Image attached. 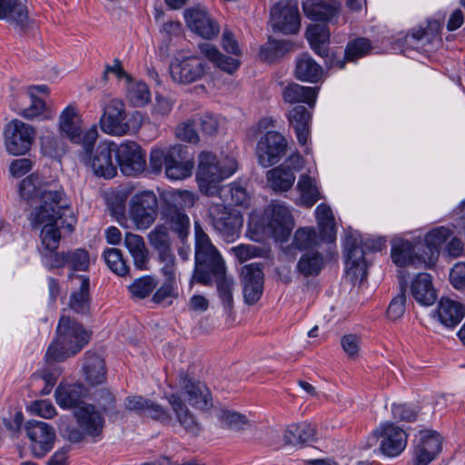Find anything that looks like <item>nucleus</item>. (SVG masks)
<instances>
[{"mask_svg": "<svg viewBox=\"0 0 465 465\" xmlns=\"http://www.w3.org/2000/svg\"><path fill=\"white\" fill-rule=\"evenodd\" d=\"M44 204L31 216L33 226L43 225L41 231L42 247L39 248L43 264L49 270L67 265V252H57L61 234L56 221L72 214L69 202L61 194L47 193Z\"/></svg>", "mask_w": 465, "mask_h": 465, "instance_id": "obj_1", "label": "nucleus"}, {"mask_svg": "<svg viewBox=\"0 0 465 465\" xmlns=\"http://www.w3.org/2000/svg\"><path fill=\"white\" fill-rule=\"evenodd\" d=\"M179 391L167 396V401L179 424L188 433L196 435L201 430L200 424L184 401L195 409L207 410L213 405L211 392L205 384L184 373L179 375Z\"/></svg>", "mask_w": 465, "mask_h": 465, "instance_id": "obj_2", "label": "nucleus"}, {"mask_svg": "<svg viewBox=\"0 0 465 465\" xmlns=\"http://www.w3.org/2000/svg\"><path fill=\"white\" fill-rule=\"evenodd\" d=\"M238 168L234 158L224 156L219 158L216 154L204 151L198 156L196 179L199 190L208 196L223 197L224 189L221 182L232 176Z\"/></svg>", "mask_w": 465, "mask_h": 465, "instance_id": "obj_3", "label": "nucleus"}, {"mask_svg": "<svg viewBox=\"0 0 465 465\" xmlns=\"http://www.w3.org/2000/svg\"><path fill=\"white\" fill-rule=\"evenodd\" d=\"M90 333L77 322L61 316L56 336L46 351L47 361H64L78 353L89 341Z\"/></svg>", "mask_w": 465, "mask_h": 465, "instance_id": "obj_4", "label": "nucleus"}, {"mask_svg": "<svg viewBox=\"0 0 465 465\" xmlns=\"http://www.w3.org/2000/svg\"><path fill=\"white\" fill-rule=\"evenodd\" d=\"M195 269L193 280L203 285H211V274H220L225 264L221 254L198 222L194 223Z\"/></svg>", "mask_w": 465, "mask_h": 465, "instance_id": "obj_5", "label": "nucleus"}, {"mask_svg": "<svg viewBox=\"0 0 465 465\" xmlns=\"http://www.w3.org/2000/svg\"><path fill=\"white\" fill-rule=\"evenodd\" d=\"M77 427L63 425L59 427L62 436L73 443H78L86 437L93 441L101 440L105 420L101 411L94 405L84 403L74 411Z\"/></svg>", "mask_w": 465, "mask_h": 465, "instance_id": "obj_6", "label": "nucleus"}, {"mask_svg": "<svg viewBox=\"0 0 465 465\" xmlns=\"http://www.w3.org/2000/svg\"><path fill=\"white\" fill-rule=\"evenodd\" d=\"M143 124V115L134 112L129 116L126 114L125 104L117 98L109 99L104 105V113L100 119L103 132L114 136H123L136 133Z\"/></svg>", "mask_w": 465, "mask_h": 465, "instance_id": "obj_7", "label": "nucleus"}, {"mask_svg": "<svg viewBox=\"0 0 465 465\" xmlns=\"http://www.w3.org/2000/svg\"><path fill=\"white\" fill-rule=\"evenodd\" d=\"M58 129L71 142L82 144L86 153L94 147L98 137L96 127L83 131L81 116L74 105L66 106L60 114Z\"/></svg>", "mask_w": 465, "mask_h": 465, "instance_id": "obj_8", "label": "nucleus"}, {"mask_svg": "<svg viewBox=\"0 0 465 465\" xmlns=\"http://www.w3.org/2000/svg\"><path fill=\"white\" fill-rule=\"evenodd\" d=\"M158 215V200L153 191L135 193L130 200L129 216L138 230L148 229Z\"/></svg>", "mask_w": 465, "mask_h": 465, "instance_id": "obj_9", "label": "nucleus"}, {"mask_svg": "<svg viewBox=\"0 0 465 465\" xmlns=\"http://www.w3.org/2000/svg\"><path fill=\"white\" fill-rule=\"evenodd\" d=\"M35 137V128L18 119L10 121L4 128L5 147L12 155H24L29 152Z\"/></svg>", "mask_w": 465, "mask_h": 465, "instance_id": "obj_10", "label": "nucleus"}, {"mask_svg": "<svg viewBox=\"0 0 465 465\" xmlns=\"http://www.w3.org/2000/svg\"><path fill=\"white\" fill-rule=\"evenodd\" d=\"M208 219L213 228L228 241L232 240L242 226L236 211L223 203L213 201L208 207Z\"/></svg>", "mask_w": 465, "mask_h": 465, "instance_id": "obj_11", "label": "nucleus"}, {"mask_svg": "<svg viewBox=\"0 0 465 465\" xmlns=\"http://www.w3.org/2000/svg\"><path fill=\"white\" fill-rule=\"evenodd\" d=\"M381 439L380 450L388 457L400 455L407 445V434L398 426L390 422L381 423L368 439L369 446L375 445Z\"/></svg>", "mask_w": 465, "mask_h": 465, "instance_id": "obj_12", "label": "nucleus"}, {"mask_svg": "<svg viewBox=\"0 0 465 465\" xmlns=\"http://www.w3.org/2000/svg\"><path fill=\"white\" fill-rule=\"evenodd\" d=\"M169 72L174 83L189 84L203 77L206 64L199 56H177L172 59Z\"/></svg>", "mask_w": 465, "mask_h": 465, "instance_id": "obj_13", "label": "nucleus"}, {"mask_svg": "<svg viewBox=\"0 0 465 465\" xmlns=\"http://www.w3.org/2000/svg\"><path fill=\"white\" fill-rule=\"evenodd\" d=\"M444 16L427 21L425 27L420 26L412 30L411 34L405 36V44L413 49L421 52H430L436 48L441 42L440 31L442 29Z\"/></svg>", "mask_w": 465, "mask_h": 465, "instance_id": "obj_14", "label": "nucleus"}, {"mask_svg": "<svg viewBox=\"0 0 465 465\" xmlns=\"http://www.w3.org/2000/svg\"><path fill=\"white\" fill-rule=\"evenodd\" d=\"M115 154L124 174L136 175L145 170V152L137 143L127 141L120 143L115 146Z\"/></svg>", "mask_w": 465, "mask_h": 465, "instance_id": "obj_15", "label": "nucleus"}, {"mask_svg": "<svg viewBox=\"0 0 465 465\" xmlns=\"http://www.w3.org/2000/svg\"><path fill=\"white\" fill-rule=\"evenodd\" d=\"M271 20L274 30L285 35L296 34L301 26L296 2L282 0L271 9Z\"/></svg>", "mask_w": 465, "mask_h": 465, "instance_id": "obj_16", "label": "nucleus"}, {"mask_svg": "<svg viewBox=\"0 0 465 465\" xmlns=\"http://www.w3.org/2000/svg\"><path fill=\"white\" fill-rule=\"evenodd\" d=\"M25 433L30 440L32 454L36 458L45 456L54 447L55 433L44 421L30 420L25 425Z\"/></svg>", "mask_w": 465, "mask_h": 465, "instance_id": "obj_17", "label": "nucleus"}, {"mask_svg": "<svg viewBox=\"0 0 465 465\" xmlns=\"http://www.w3.org/2000/svg\"><path fill=\"white\" fill-rule=\"evenodd\" d=\"M442 439L433 430H422L414 440L413 465H429L440 453Z\"/></svg>", "mask_w": 465, "mask_h": 465, "instance_id": "obj_18", "label": "nucleus"}, {"mask_svg": "<svg viewBox=\"0 0 465 465\" xmlns=\"http://www.w3.org/2000/svg\"><path fill=\"white\" fill-rule=\"evenodd\" d=\"M287 142L277 132H267L257 143V156L262 167L277 163L285 154Z\"/></svg>", "mask_w": 465, "mask_h": 465, "instance_id": "obj_19", "label": "nucleus"}, {"mask_svg": "<svg viewBox=\"0 0 465 465\" xmlns=\"http://www.w3.org/2000/svg\"><path fill=\"white\" fill-rule=\"evenodd\" d=\"M268 229L278 242L288 239L291 232L292 216L288 207L278 201H272L265 210Z\"/></svg>", "mask_w": 465, "mask_h": 465, "instance_id": "obj_20", "label": "nucleus"}, {"mask_svg": "<svg viewBox=\"0 0 465 465\" xmlns=\"http://www.w3.org/2000/svg\"><path fill=\"white\" fill-rule=\"evenodd\" d=\"M115 146L114 143H102L97 146L94 156L90 155L93 148L88 153L84 150L83 160L86 165L92 168L95 175L113 178L117 173L116 167L112 161L113 147Z\"/></svg>", "mask_w": 465, "mask_h": 465, "instance_id": "obj_21", "label": "nucleus"}, {"mask_svg": "<svg viewBox=\"0 0 465 465\" xmlns=\"http://www.w3.org/2000/svg\"><path fill=\"white\" fill-rule=\"evenodd\" d=\"M346 256V271L354 278L363 280L367 276V262L365 261L366 250L361 240L352 233L346 234L344 242Z\"/></svg>", "mask_w": 465, "mask_h": 465, "instance_id": "obj_22", "label": "nucleus"}, {"mask_svg": "<svg viewBox=\"0 0 465 465\" xmlns=\"http://www.w3.org/2000/svg\"><path fill=\"white\" fill-rule=\"evenodd\" d=\"M184 19L187 26L203 38L212 39L219 34L217 23L203 7L196 6L186 9Z\"/></svg>", "mask_w": 465, "mask_h": 465, "instance_id": "obj_23", "label": "nucleus"}, {"mask_svg": "<svg viewBox=\"0 0 465 465\" xmlns=\"http://www.w3.org/2000/svg\"><path fill=\"white\" fill-rule=\"evenodd\" d=\"M168 156L165 175L169 180H183L192 175L193 161L188 157L187 151L183 145L171 146Z\"/></svg>", "mask_w": 465, "mask_h": 465, "instance_id": "obj_24", "label": "nucleus"}, {"mask_svg": "<svg viewBox=\"0 0 465 465\" xmlns=\"http://www.w3.org/2000/svg\"><path fill=\"white\" fill-rule=\"evenodd\" d=\"M58 193L61 196L68 202L65 194L60 190H49L45 188L43 177L37 173H32L25 178L19 184V194L22 199L26 202H39V205L35 207L30 213L29 220L31 221L32 214L39 210L44 204L45 195L47 193Z\"/></svg>", "mask_w": 465, "mask_h": 465, "instance_id": "obj_25", "label": "nucleus"}, {"mask_svg": "<svg viewBox=\"0 0 465 465\" xmlns=\"http://www.w3.org/2000/svg\"><path fill=\"white\" fill-rule=\"evenodd\" d=\"M243 298L246 303H256L263 290V272L260 263H250L242 269Z\"/></svg>", "mask_w": 465, "mask_h": 465, "instance_id": "obj_26", "label": "nucleus"}, {"mask_svg": "<svg viewBox=\"0 0 465 465\" xmlns=\"http://www.w3.org/2000/svg\"><path fill=\"white\" fill-rule=\"evenodd\" d=\"M45 366L31 376V386L40 395H48L55 385L62 371L54 362L59 361H47L45 357Z\"/></svg>", "mask_w": 465, "mask_h": 465, "instance_id": "obj_27", "label": "nucleus"}, {"mask_svg": "<svg viewBox=\"0 0 465 465\" xmlns=\"http://www.w3.org/2000/svg\"><path fill=\"white\" fill-rule=\"evenodd\" d=\"M0 19L21 30H26L32 24L27 5L19 0H0Z\"/></svg>", "mask_w": 465, "mask_h": 465, "instance_id": "obj_28", "label": "nucleus"}, {"mask_svg": "<svg viewBox=\"0 0 465 465\" xmlns=\"http://www.w3.org/2000/svg\"><path fill=\"white\" fill-rule=\"evenodd\" d=\"M87 395L86 389L82 384L61 382L54 391L55 401L64 410H75L82 406L84 398Z\"/></svg>", "mask_w": 465, "mask_h": 465, "instance_id": "obj_29", "label": "nucleus"}, {"mask_svg": "<svg viewBox=\"0 0 465 465\" xmlns=\"http://www.w3.org/2000/svg\"><path fill=\"white\" fill-rule=\"evenodd\" d=\"M287 118L290 126L293 128L296 134L299 143L305 146L311 133V113L305 106L296 105L288 112Z\"/></svg>", "mask_w": 465, "mask_h": 465, "instance_id": "obj_30", "label": "nucleus"}, {"mask_svg": "<svg viewBox=\"0 0 465 465\" xmlns=\"http://www.w3.org/2000/svg\"><path fill=\"white\" fill-rule=\"evenodd\" d=\"M452 234V231L447 227L440 226L429 232L424 239V250L426 257H422V262L427 267L434 264L439 256V248Z\"/></svg>", "mask_w": 465, "mask_h": 465, "instance_id": "obj_31", "label": "nucleus"}, {"mask_svg": "<svg viewBox=\"0 0 465 465\" xmlns=\"http://www.w3.org/2000/svg\"><path fill=\"white\" fill-rule=\"evenodd\" d=\"M340 6L335 0H306L302 3L304 14L313 21H331Z\"/></svg>", "mask_w": 465, "mask_h": 465, "instance_id": "obj_32", "label": "nucleus"}, {"mask_svg": "<svg viewBox=\"0 0 465 465\" xmlns=\"http://www.w3.org/2000/svg\"><path fill=\"white\" fill-rule=\"evenodd\" d=\"M411 292L415 301L423 306H430L437 300L436 290L429 273H420L412 281Z\"/></svg>", "mask_w": 465, "mask_h": 465, "instance_id": "obj_33", "label": "nucleus"}, {"mask_svg": "<svg viewBox=\"0 0 465 465\" xmlns=\"http://www.w3.org/2000/svg\"><path fill=\"white\" fill-rule=\"evenodd\" d=\"M414 250L415 248L409 241L401 240L395 242L391 249L392 262L399 267L424 264L421 258L426 257V253H414Z\"/></svg>", "mask_w": 465, "mask_h": 465, "instance_id": "obj_34", "label": "nucleus"}, {"mask_svg": "<svg viewBox=\"0 0 465 465\" xmlns=\"http://www.w3.org/2000/svg\"><path fill=\"white\" fill-rule=\"evenodd\" d=\"M295 77L302 82L317 83L322 75V67L308 54H302L296 60Z\"/></svg>", "mask_w": 465, "mask_h": 465, "instance_id": "obj_35", "label": "nucleus"}, {"mask_svg": "<svg viewBox=\"0 0 465 465\" xmlns=\"http://www.w3.org/2000/svg\"><path fill=\"white\" fill-rule=\"evenodd\" d=\"M124 246L133 257L134 264L138 270H147L149 252L142 236L127 232L124 236Z\"/></svg>", "mask_w": 465, "mask_h": 465, "instance_id": "obj_36", "label": "nucleus"}, {"mask_svg": "<svg viewBox=\"0 0 465 465\" xmlns=\"http://www.w3.org/2000/svg\"><path fill=\"white\" fill-rule=\"evenodd\" d=\"M282 94L285 103H304L309 104L310 107H313L317 97V89L296 83H290L283 87Z\"/></svg>", "mask_w": 465, "mask_h": 465, "instance_id": "obj_37", "label": "nucleus"}, {"mask_svg": "<svg viewBox=\"0 0 465 465\" xmlns=\"http://www.w3.org/2000/svg\"><path fill=\"white\" fill-rule=\"evenodd\" d=\"M315 439V426L308 422L291 424L283 432L284 442L289 445L304 444L314 441Z\"/></svg>", "mask_w": 465, "mask_h": 465, "instance_id": "obj_38", "label": "nucleus"}, {"mask_svg": "<svg viewBox=\"0 0 465 465\" xmlns=\"http://www.w3.org/2000/svg\"><path fill=\"white\" fill-rule=\"evenodd\" d=\"M296 188L299 192L298 203L302 206L312 207L321 199L316 179L306 173L300 175Z\"/></svg>", "mask_w": 465, "mask_h": 465, "instance_id": "obj_39", "label": "nucleus"}, {"mask_svg": "<svg viewBox=\"0 0 465 465\" xmlns=\"http://www.w3.org/2000/svg\"><path fill=\"white\" fill-rule=\"evenodd\" d=\"M202 54H203L210 62L221 70L232 74L241 64V62L232 57L223 54L214 45L204 43L199 45Z\"/></svg>", "mask_w": 465, "mask_h": 465, "instance_id": "obj_40", "label": "nucleus"}, {"mask_svg": "<svg viewBox=\"0 0 465 465\" xmlns=\"http://www.w3.org/2000/svg\"><path fill=\"white\" fill-rule=\"evenodd\" d=\"M440 322L447 327H454L463 319L465 308L449 298H441L438 306Z\"/></svg>", "mask_w": 465, "mask_h": 465, "instance_id": "obj_41", "label": "nucleus"}, {"mask_svg": "<svg viewBox=\"0 0 465 465\" xmlns=\"http://www.w3.org/2000/svg\"><path fill=\"white\" fill-rule=\"evenodd\" d=\"M86 381L92 385L101 384L105 381V364L104 359L96 353L87 352L83 363Z\"/></svg>", "mask_w": 465, "mask_h": 465, "instance_id": "obj_42", "label": "nucleus"}, {"mask_svg": "<svg viewBox=\"0 0 465 465\" xmlns=\"http://www.w3.org/2000/svg\"><path fill=\"white\" fill-rule=\"evenodd\" d=\"M295 178L293 172L282 165L272 168L266 173L267 184L275 192L289 191L292 187Z\"/></svg>", "mask_w": 465, "mask_h": 465, "instance_id": "obj_43", "label": "nucleus"}, {"mask_svg": "<svg viewBox=\"0 0 465 465\" xmlns=\"http://www.w3.org/2000/svg\"><path fill=\"white\" fill-rule=\"evenodd\" d=\"M163 200L167 205L166 210L182 212L192 208L198 200V196L189 190H172L163 193Z\"/></svg>", "mask_w": 465, "mask_h": 465, "instance_id": "obj_44", "label": "nucleus"}, {"mask_svg": "<svg viewBox=\"0 0 465 465\" xmlns=\"http://www.w3.org/2000/svg\"><path fill=\"white\" fill-rule=\"evenodd\" d=\"M306 38L312 49L321 56L327 55L326 45L329 43L330 31L326 25H311L306 30Z\"/></svg>", "mask_w": 465, "mask_h": 465, "instance_id": "obj_45", "label": "nucleus"}, {"mask_svg": "<svg viewBox=\"0 0 465 465\" xmlns=\"http://www.w3.org/2000/svg\"><path fill=\"white\" fill-rule=\"evenodd\" d=\"M163 216L170 229L183 242L188 238L190 232V219L188 215L181 211L164 210Z\"/></svg>", "mask_w": 465, "mask_h": 465, "instance_id": "obj_46", "label": "nucleus"}, {"mask_svg": "<svg viewBox=\"0 0 465 465\" xmlns=\"http://www.w3.org/2000/svg\"><path fill=\"white\" fill-rule=\"evenodd\" d=\"M76 279L80 282L79 289L72 292L69 306L77 313H85L90 307L89 278L81 275Z\"/></svg>", "mask_w": 465, "mask_h": 465, "instance_id": "obj_47", "label": "nucleus"}, {"mask_svg": "<svg viewBox=\"0 0 465 465\" xmlns=\"http://www.w3.org/2000/svg\"><path fill=\"white\" fill-rule=\"evenodd\" d=\"M315 215L322 238L332 242L335 239V222L331 208L328 205L320 204L315 210Z\"/></svg>", "mask_w": 465, "mask_h": 465, "instance_id": "obj_48", "label": "nucleus"}, {"mask_svg": "<svg viewBox=\"0 0 465 465\" xmlns=\"http://www.w3.org/2000/svg\"><path fill=\"white\" fill-rule=\"evenodd\" d=\"M324 265L322 255L317 251L306 252L297 263L298 272L305 277L320 273Z\"/></svg>", "mask_w": 465, "mask_h": 465, "instance_id": "obj_49", "label": "nucleus"}, {"mask_svg": "<svg viewBox=\"0 0 465 465\" xmlns=\"http://www.w3.org/2000/svg\"><path fill=\"white\" fill-rule=\"evenodd\" d=\"M321 241L324 240L318 236L314 228L303 227L295 232L292 244L301 251L311 252L319 246Z\"/></svg>", "mask_w": 465, "mask_h": 465, "instance_id": "obj_50", "label": "nucleus"}, {"mask_svg": "<svg viewBox=\"0 0 465 465\" xmlns=\"http://www.w3.org/2000/svg\"><path fill=\"white\" fill-rule=\"evenodd\" d=\"M104 260L108 268L119 276H125L129 272V266L123 257L121 250L108 248L103 253Z\"/></svg>", "mask_w": 465, "mask_h": 465, "instance_id": "obj_51", "label": "nucleus"}, {"mask_svg": "<svg viewBox=\"0 0 465 465\" xmlns=\"http://www.w3.org/2000/svg\"><path fill=\"white\" fill-rule=\"evenodd\" d=\"M126 97L136 107L143 106L149 103L151 93L143 82H131L126 89Z\"/></svg>", "mask_w": 465, "mask_h": 465, "instance_id": "obj_52", "label": "nucleus"}, {"mask_svg": "<svg viewBox=\"0 0 465 465\" xmlns=\"http://www.w3.org/2000/svg\"><path fill=\"white\" fill-rule=\"evenodd\" d=\"M158 284L155 277L147 275L135 279L128 287L132 296L144 299L148 297Z\"/></svg>", "mask_w": 465, "mask_h": 465, "instance_id": "obj_53", "label": "nucleus"}, {"mask_svg": "<svg viewBox=\"0 0 465 465\" xmlns=\"http://www.w3.org/2000/svg\"><path fill=\"white\" fill-rule=\"evenodd\" d=\"M151 246L158 252L171 251V239L168 229L163 225H157L148 234Z\"/></svg>", "mask_w": 465, "mask_h": 465, "instance_id": "obj_54", "label": "nucleus"}, {"mask_svg": "<svg viewBox=\"0 0 465 465\" xmlns=\"http://www.w3.org/2000/svg\"><path fill=\"white\" fill-rule=\"evenodd\" d=\"M213 278L216 282L219 298L226 308H230L233 301L232 293L233 285L232 279L226 276L225 270L220 274H211V282Z\"/></svg>", "mask_w": 465, "mask_h": 465, "instance_id": "obj_55", "label": "nucleus"}, {"mask_svg": "<svg viewBox=\"0 0 465 465\" xmlns=\"http://www.w3.org/2000/svg\"><path fill=\"white\" fill-rule=\"evenodd\" d=\"M31 104L24 108L20 114L28 120H33L37 117H42L44 119H49L53 116V112L49 110L45 102L35 96L34 93H31Z\"/></svg>", "mask_w": 465, "mask_h": 465, "instance_id": "obj_56", "label": "nucleus"}, {"mask_svg": "<svg viewBox=\"0 0 465 465\" xmlns=\"http://www.w3.org/2000/svg\"><path fill=\"white\" fill-rule=\"evenodd\" d=\"M291 49V43L269 39L260 49V57L268 62L275 60L279 55L283 54Z\"/></svg>", "mask_w": 465, "mask_h": 465, "instance_id": "obj_57", "label": "nucleus"}, {"mask_svg": "<svg viewBox=\"0 0 465 465\" xmlns=\"http://www.w3.org/2000/svg\"><path fill=\"white\" fill-rule=\"evenodd\" d=\"M41 150L48 157L59 158L65 153V144L60 137L49 134L41 137Z\"/></svg>", "mask_w": 465, "mask_h": 465, "instance_id": "obj_58", "label": "nucleus"}, {"mask_svg": "<svg viewBox=\"0 0 465 465\" xmlns=\"http://www.w3.org/2000/svg\"><path fill=\"white\" fill-rule=\"evenodd\" d=\"M371 48V42L366 38H357L348 43L345 49V60L355 61L366 55Z\"/></svg>", "mask_w": 465, "mask_h": 465, "instance_id": "obj_59", "label": "nucleus"}, {"mask_svg": "<svg viewBox=\"0 0 465 465\" xmlns=\"http://www.w3.org/2000/svg\"><path fill=\"white\" fill-rule=\"evenodd\" d=\"M195 119H188L180 123L175 129L177 138L183 142L197 143L200 138L195 130Z\"/></svg>", "mask_w": 465, "mask_h": 465, "instance_id": "obj_60", "label": "nucleus"}, {"mask_svg": "<svg viewBox=\"0 0 465 465\" xmlns=\"http://www.w3.org/2000/svg\"><path fill=\"white\" fill-rule=\"evenodd\" d=\"M90 257L84 249L67 252V266L74 271H86L89 267Z\"/></svg>", "mask_w": 465, "mask_h": 465, "instance_id": "obj_61", "label": "nucleus"}, {"mask_svg": "<svg viewBox=\"0 0 465 465\" xmlns=\"http://www.w3.org/2000/svg\"><path fill=\"white\" fill-rule=\"evenodd\" d=\"M219 420L223 426L235 430H242L247 425L245 416L232 411H223Z\"/></svg>", "mask_w": 465, "mask_h": 465, "instance_id": "obj_62", "label": "nucleus"}, {"mask_svg": "<svg viewBox=\"0 0 465 465\" xmlns=\"http://www.w3.org/2000/svg\"><path fill=\"white\" fill-rule=\"evenodd\" d=\"M174 105V101L170 97L156 94L152 108V115L155 119H163L169 115Z\"/></svg>", "mask_w": 465, "mask_h": 465, "instance_id": "obj_63", "label": "nucleus"}, {"mask_svg": "<svg viewBox=\"0 0 465 465\" xmlns=\"http://www.w3.org/2000/svg\"><path fill=\"white\" fill-rule=\"evenodd\" d=\"M177 296L176 279L165 278L164 282L154 292L153 301L156 303H160L167 298H176Z\"/></svg>", "mask_w": 465, "mask_h": 465, "instance_id": "obj_64", "label": "nucleus"}]
</instances>
